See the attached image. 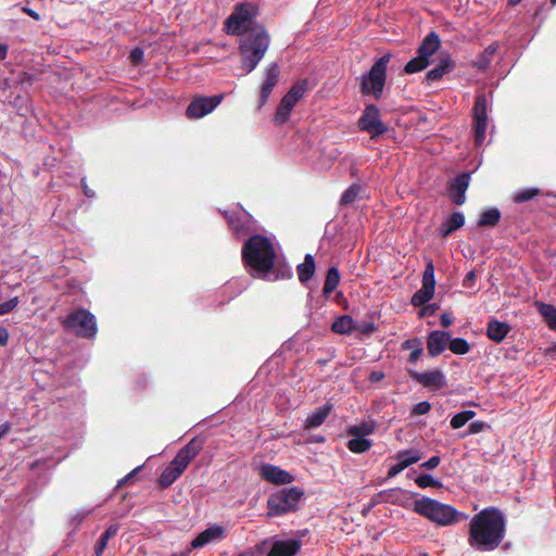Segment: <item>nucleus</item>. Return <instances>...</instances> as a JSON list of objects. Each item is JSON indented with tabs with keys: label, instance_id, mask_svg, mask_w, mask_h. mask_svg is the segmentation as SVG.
Masks as SVG:
<instances>
[{
	"label": "nucleus",
	"instance_id": "5701e85b",
	"mask_svg": "<svg viewBox=\"0 0 556 556\" xmlns=\"http://www.w3.org/2000/svg\"><path fill=\"white\" fill-rule=\"evenodd\" d=\"M296 103L298 102L293 98L285 94L277 106L274 122L279 125L287 123Z\"/></svg>",
	"mask_w": 556,
	"mask_h": 556
},
{
	"label": "nucleus",
	"instance_id": "58836bf2",
	"mask_svg": "<svg viewBox=\"0 0 556 556\" xmlns=\"http://www.w3.org/2000/svg\"><path fill=\"white\" fill-rule=\"evenodd\" d=\"M308 83L306 79H300L292 85L289 91L286 93L299 102L307 91Z\"/></svg>",
	"mask_w": 556,
	"mask_h": 556
},
{
	"label": "nucleus",
	"instance_id": "7ed1b4c3",
	"mask_svg": "<svg viewBox=\"0 0 556 556\" xmlns=\"http://www.w3.org/2000/svg\"><path fill=\"white\" fill-rule=\"evenodd\" d=\"M243 264L263 276L275 268L276 251L273 242L265 236L253 235L242 245Z\"/></svg>",
	"mask_w": 556,
	"mask_h": 556
},
{
	"label": "nucleus",
	"instance_id": "6e6d98bb",
	"mask_svg": "<svg viewBox=\"0 0 556 556\" xmlns=\"http://www.w3.org/2000/svg\"><path fill=\"white\" fill-rule=\"evenodd\" d=\"M440 320H441V325L443 327L447 328V327H450L453 324L454 318H453V315L451 313H443L441 315Z\"/></svg>",
	"mask_w": 556,
	"mask_h": 556
},
{
	"label": "nucleus",
	"instance_id": "4be33fe9",
	"mask_svg": "<svg viewBox=\"0 0 556 556\" xmlns=\"http://www.w3.org/2000/svg\"><path fill=\"white\" fill-rule=\"evenodd\" d=\"M511 330L509 324L492 318L486 325V336L490 340L501 343Z\"/></svg>",
	"mask_w": 556,
	"mask_h": 556
},
{
	"label": "nucleus",
	"instance_id": "bf43d9fd",
	"mask_svg": "<svg viewBox=\"0 0 556 556\" xmlns=\"http://www.w3.org/2000/svg\"><path fill=\"white\" fill-rule=\"evenodd\" d=\"M9 341V332L4 327H0V345L5 346Z\"/></svg>",
	"mask_w": 556,
	"mask_h": 556
},
{
	"label": "nucleus",
	"instance_id": "774afa93",
	"mask_svg": "<svg viewBox=\"0 0 556 556\" xmlns=\"http://www.w3.org/2000/svg\"><path fill=\"white\" fill-rule=\"evenodd\" d=\"M380 500H375L369 503V505L364 509L363 514L365 515L367 511H369Z\"/></svg>",
	"mask_w": 556,
	"mask_h": 556
},
{
	"label": "nucleus",
	"instance_id": "cd10ccee",
	"mask_svg": "<svg viewBox=\"0 0 556 556\" xmlns=\"http://www.w3.org/2000/svg\"><path fill=\"white\" fill-rule=\"evenodd\" d=\"M354 328L355 321L350 315L339 316L331 325V330L338 334H351Z\"/></svg>",
	"mask_w": 556,
	"mask_h": 556
},
{
	"label": "nucleus",
	"instance_id": "dca6fc26",
	"mask_svg": "<svg viewBox=\"0 0 556 556\" xmlns=\"http://www.w3.org/2000/svg\"><path fill=\"white\" fill-rule=\"evenodd\" d=\"M279 74L280 72L277 63H271L265 68V79L260 91V109L267 102L269 96L271 94L275 86L279 80Z\"/></svg>",
	"mask_w": 556,
	"mask_h": 556
},
{
	"label": "nucleus",
	"instance_id": "e433bc0d",
	"mask_svg": "<svg viewBox=\"0 0 556 556\" xmlns=\"http://www.w3.org/2000/svg\"><path fill=\"white\" fill-rule=\"evenodd\" d=\"M433 294L434 290H431L427 287H421L414 293L410 302L414 306H422L432 299Z\"/></svg>",
	"mask_w": 556,
	"mask_h": 556
},
{
	"label": "nucleus",
	"instance_id": "20e7f679",
	"mask_svg": "<svg viewBox=\"0 0 556 556\" xmlns=\"http://www.w3.org/2000/svg\"><path fill=\"white\" fill-rule=\"evenodd\" d=\"M203 450V440L195 437L181 447L169 465L163 470L157 482L162 489L170 486L187 469L192 459Z\"/></svg>",
	"mask_w": 556,
	"mask_h": 556
},
{
	"label": "nucleus",
	"instance_id": "a19ab883",
	"mask_svg": "<svg viewBox=\"0 0 556 556\" xmlns=\"http://www.w3.org/2000/svg\"><path fill=\"white\" fill-rule=\"evenodd\" d=\"M476 416L473 410H463L455 414L451 419V427L453 429H459L465 426L470 419Z\"/></svg>",
	"mask_w": 556,
	"mask_h": 556
},
{
	"label": "nucleus",
	"instance_id": "e2e57ef3",
	"mask_svg": "<svg viewBox=\"0 0 556 556\" xmlns=\"http://www.w3.org/2000/svg\"><path fill=\"white\" fill-rule=\"evenodd\" d=\"M11 431V425L9 422H3L0 425V440L5 437Z\"/></svg>",
	"mask_w": 556,
	"mask_h": 556
},
{
	"label": "nucleus",
	"instance_id": "3c124183",
	"mask_svg": "<svg viewBox=\"0 0 556 556\" xmlns=\"http://www.w3.org/2000/svg\"><path fill=\"white\" fill-rule=\"evenodd\" d=\"M421 354H422L421 342H420L419 339H416V346L410 352L409 357H408V362L412 363V364H415L419 359Z\"/></svg>",
	"mask_w": 556,
	"mask_h": 556
},
{
	"label": "nucleus",
	"instance_id": "37998d69",
	"mask_svg": "<svg viewBox=\"0 0 556 556\" xmlns=\"http://www.w3.org/2000/svg\"><path fill=\"white\" fill-rule=\"evenodd\" d=\"M361 191V186L357 184L351 185L341 195L340 205H349L355 202L358 193Z\"/></svg>",
	"mask_w": 556,
	"mask_h": 556
},
{
	"label": "nucleus",
	"instance_id": "338daca9",
	"mask_svg": "<svg viewBox=\"0 0 556 556\" xmlns=\"http://www.w3.org/2000/svg\"><path fill=\"white\" fill-rule=\"evenodd\" d=\"M8 48L7 46L0 45V59H5Z\"/></svg>",
	"mask_w": 556,
	"mask_h": 556
},
{
	"label": "nucleus",
	"instance_id": "0eeeda50",
	"mask_svg": "<svg viewBox=\"0 0 556 556\" xmlns=\"http://www.w3.org/2000/svg\"><path fill=\"white\" fill-rule=\"evenodd\" d=\"M392 55L387 53L379 58L370 67L367 75L362 77L361 93L363 96L372 94L375 99H380L387 81V68Z\"/></svg>",
	"mask_w": 556,
	"mask_h": 556
},
{
	"label": "nucleus",
	"instance_id": "f8f14e48",
	"mask_svg": "<svg viewBox=\"0 0 556 556\" xmlns=\"http://www.w3.org/2000/svg\"><path fill=\"white\" fill-rule=\"evenodd\" d=\"M409 377L431 391H438L446 386V380L441 370H431L426 372H418L416 370H408Z\"/></svg>",
	"mask_w": 556,
	"mask_h": 556
},
{
	"label": "nucleus",
	"instance_id": "864d4df0",
	"mask_svg": "<svg viewBox=\"0 0 556 556\" xmlns=\"http://www.w3.org/2000/svg\"><path fill=\"white\" fill-rule=\"evenodd\" d=\"M441 458L437 455L431 456L427 462L421 464V467L425 469H434L439 466Z\"/></svg>",
	"mask_w": 556,
	"mask_h": 556
},
{
	"label": "nucleus",
	"instance_id": "4d7b16f0",
	"mask_svg": "<svg viewBox=\"0 0 556 556\" xmlns=\"http://www.w3.org/2000/svg\"><path fill=\"white\" fill-rule=\"evenodd\" d=\"M384 378L382 371L374 370L369 374L368 380L372 383L380 382Z\"/></svg>",
	"mask_w": 556,
	"mask_h": 556
},
{
	"label": "nucleus",
	"instance_id": "9b49d317",
	"mask_svg": "<svg viewBox=\"0 0 556 556\" xmlns=\"http://www.w3.org/2000/svg\"><path fill=\"white\" fill-rule=\"evenodd\" d=\"M488 100L485 94H479L476 97L473 109H472V118H473V136L475 142L477 146L483 143L485 139V131L488 127Z\"/></svg>",
	"mask_w": 556,
	"mask_h": 556
},
{
	"label": "nucleus",
	"instance_id": "473e14b6",
	"mask_svg": "<svg viewBox=\"0 0 556 556\" xmlns=\"http://www.w3.org/2000/svg\"><path fill=\"white\" fill-rule=\"evenodd\" d=\"M376 430V422L374 420L363 421L358 425L350 426L346 433L351 437H364L374 433Z\"/></svg>",
	"mask_w": 556,
	"mask_h": 556
},
{
	"label": "nucleus",
	"instance_id": "6e6552de",
	"mask_svg": "<svg viewBox=\"0 0 556 556\" xmlns=\"http://www.w3.org/2000/svg\"><path fill=\"white\" fill-rule=\"evenodd\" d=\"M62 326L85 339L94 338L98 331L94 315L85 308H78L70 313L62 321Z\"/></svg>",
	"mask_w": 556,
	"mask_h": 556
},
{
	"label": "nucleus",
	"instance_id": "603ef678",
	"mask_svg": "<svg viewBox=\"0 0 556 556\" xmlns=\"http://www.w3.org/2000/svg\"><path fill=\"white\" fill-rule=\"evenodd\" d=\"M485 427H486V424L482 420L472 421L468 427V433L469 434L479 433V432L483 431L485 429Z\"/></svg>",
	"mask_w": 556,
	"mask_h": 556
},
{
	"label": "nucleus",
	"instance_id": "c85d7f7f",
	"mask_svg": "<svg viewBox=\"0 0 556 556\" xmlns=\"http://www.w3.org/2000/svg\"><path fill=\"white\" fill-rule=\"evenodd\" d=\"M119 526L117 523L110 525L106 530L101 534L99 538L96 546H94V554L96 556H102L103 552L105 551L108 546V542L110 539L115 536L118 532Z\"/></svg>",
	"mask_w": 556,
	"mask_h": 556
},
{
	"label": "nucleus",
	"instance_id": "6ab92c4d",
	"mask_svg": "<svg viewBox=\"0 0 556 556\" xmlns=\"http://www.w3.org/2000/svg\"><path fill=\"white\" fill-rule=\"evenodd\" d=\"M302 547L300 539L275 541L267 556H295Z\"/></svg>",
	"mask_w": 556,
	"mask_h": 556
},
{
	"label": "nucleus",
	"instance_id": "1a4fd4ad",
	"mask_svg": "<svg viewBox=\"0 0 556 556\" xmlns=\"http://www.w3.org/2000/svg\"><path fill=\"white\" fill-rule=\"evenodd\" d=\"M357 126L362 131L370 135V139L388 132V126L381 121L380 110L375 104H367L357 121Z\"/></svg>",
	"mask_w": 556,
	"mask_h": 556
},
{
	"label": "nucleus",
	"instance_id": "9d476101",
	"mask_svg": "<svg viewBox=\"0 0 556 556\" xmlns=\"http://www.w3.org/2000/svg\"><path fill=\"white\" fill-rule=\"evenodd\" d=\"M224 93L214 96H195L186 109L189 119H199L213 112L223 101Z\"/></svg>",
	"mask_w": 556,
	"mask_h": 556
},
{
	"label": "nucleus",
	"instance_id": "393cba45",
	"mask_svg": "<svg viewBox=\"0 0 556 556\" xmlns=\"http://www.w3.org/2000/svg\"><path fill=\"white\" fill-rule=\"evenodd\" d=\"M465 224V216L462 212H453L448 219L443 222L439 228L440 236L443 238L448 237L452 232L456 231Z\"/></svg>",
	"mask_w": 556,
	"mask_h": 556
},
{
	"label": "nucleus",
	"instance_id": "0e129e2a",
	"mask_svg": "<svg viewBox=\"0 0 556 556\" xmlns=\"http://www.w3.org/2000/svg\"><path fill=\"white\" fill-rule=\"evenodd\" d=\"M416 346V339L414 340H405L403 343H402V349L403 350H412Z\"/></svg>",
	"mask_w": 556,
	"mask_h": 556
},
{
	"label": "nucleus",
	"instance_id": "f3484780",
	"mask_svg": "<svg viewBox=\"0 0 556 556\" xmlns=\"http://www.w3.org/2000/svg\"><path fill=\"white\" fill-rule=\"evenodd\" d=\"M260 476L263 480L274 484H289L294 480L289 471L271 464L262 465Z\"/></svg>",
	"mask_w": 556,
	"mask_h": 556
},
{
	"label": "nucleus",
	"instance_id": "ddd939ff",
	"mask_svg": "<svg viewBox=\"0 0 556 556\" xmlns=\"http://www.w3.org/2000/svg\"><path fill=\"white\" fill-rule=\"evenodd\" d=\"M226 538V530L219 525H213L200 532L190 543V548L181 554L186 556L191 549L200 548L213 542H219Z\"/></svg>",
	"mask_w": 556,
	"mask_h": 556
},
{
	"label": "nucleus",
	"instance_id": "5fc2aeb1",
	"mask_svg": "<svg viewBox=\"0 0 556 556\" xmlns=\"http://www.w3.org/2000/svg\"><path fill=\"white\" fill-rule=\"evenodd\" d=\"M476 279H477L476 271L470 270L469 273H467L466 277L464 278L463 286L466 288H470L475 283Z\"/></svg>",
	"mask_w": 556,
	"mask_h": 556
},
{
	"label": "nucleus",
	"instance_id": "4468645a",
	"mask_svg": "<svg viewBox=\"0 0 556 556\" xmlns=\"http://www.w3.org/2000/svg\"><path fill=\"white\" fill-rule=\"evenodd\" d=\"M470 174H458L447 186V197L456 205H463L466 201V191L469 187Z\"/></svg>",
	"mask_w": 556,
	"mask_h": 556
},
{
	"label": "nucleus",
	"instance_id": "412c9836",
	"mask_svg": "<svg viewBox=\"0 0 556 556\" xmlns=\"http://www.w3.org/2000/svg\"><path fill=\"white\" fill-rule=\"evenodd\" d=\"M333 409V405L328 401L323 406L316 408L304 421V429L311 430L320 427L330 413Z\"/></svg>",
	"mask_w": 556,
	"mask_h": 556
},
{
	"label": "nucleus",
	"instance_id": "680f3d73",
	"mask_svg": "<svg viewBox=\"0 0 556 556\" xmlns=\"http://www.w3.org/2000/svg\"><path fill=\"white\" fill-rule=\"evenodd\" d=\"M22 11L24 13H26L28 16H30L31 18H34L35 21H39L40 20L39 13H37L36 11H34L33 9H30L28 7L22 8Z\"/></svg>",
	"mask_w": 556,
	"mask_h": 556
},
{
	"label": "nucleus",
	"instance_id": "052dcab7",
	"mask_svg": "<svg viewBox=\"0 0 556 556\" xmlns=\"http://www.w3.org/2000/svg\"><path fill=\"white\" fill-rule=\"evenodd\" d=\"M81 188H83V192L86 197L93 198L96 195L94 191L88 187V185L86 182V178L81 179Z\"/></svg>",
	"mask_w": 556,
	"mask_h": 556
},
{
	"label": "nucleus",
	"instance_id": "79ce46f5",
	"mask_svg": "<svg viewBox=\"0 0 556 556\" xmlns=\"http://www.w3.org/2000/svg\"><path fill=\"white\" fill-rule=\"evenodd\" d=\"M427 287L431 290L435 288V278H434V265L431 260H429L426 264V268L422 275V286Z\"/></svg>",
	"mask_w": 556,
	"mask_h": 556
},
{
	"label": "nucleus",
	"instance_id": "2f4dec72",
	"mask_svg": "<svg viewBox=\"0 0 556 556\" xmlns=\"http://www.w3.org/2000/svg\"><path fill=\"white\" fill-rule=\"evenodd\" d=\"M536 306L548 328L556 331V307L542 302H536Z\"/></svg>",
	"mask_w": 556,
	"mask_h": 556
},
{
	"label": "nucleus",
	"instance_id": "ea45409f",
	"mask_svg": "<svg viewBox=\"0 0 556 556\" xmlns=\"http://www.w3.org/2000/svg\"><path fill=\"white\" fill-rule=\"evenodd\" d=\"M448 348L454 354L457 355H465L470 350L468 341L464 338H450Z\"/></svg>",
	"mask_w": 556,
	"mask_h": 556
},
{
	"label": "nucleus",
	"instance_id": "a18cd8bd",
	"mask_svg": "<svg viewBox=\"0 0 556 556\" xmlns=\"http://www.w3.org/2000/svg\"><path fill=\"white\" fill-rule=\"evenodd\" d=\"M415 483L421 489H426L429 486H432V488L442 486V483L440 481L435 480L432 476H430L428 473L419 475L415 479Z\"/></svg>",
	"mask_w": 556,
	"mask_h": 556
},
{
	"label": "nucleus",
	"instance_id": "a211bd4d",
	"mask_svg": "<svg viewBox=\"0 0 556 556\" xmlns=\"http://www.w3.org/2000/svg\"><path fill=\"white\" fill-rule=\"evenodd\" d=\"M397 463L392 465L388 471V478H393L420 458V454L414 450H404L396 453Z\"/></svg>",
	"mask_w": 556,
	"mask_h": 556
},
{
	"label": "nucleus",
	"instance_id": "7c9ffc66",
	"mask_svg": "<svg viewBox=\"0 0 556 556\" xmlns=\"http://www.w3.org/2000/svg\"><path fill=\"white\" fill-rule=\"evenodd\" d=\"M340 273L337 267L332 266L328 269L323 288V293L326 298L337 289L340 283Z\"/></svg>",
	"mask_w": 556,
	"mask_h": 556
},
{
	"label": "nucleus",
	"instance_id": "c03bdc74",
	"mask_svg": "<svg viewBox=\"0 0 556 556\" xmlns=\"http://www.w3.org/2000/svg\"><path fill=\"white\" fill-rule=\"evenodd\" d=\"M539 194H541V190L539 188L522 189L514 195V201L516 203H523L529 200H532L533 198H535Z\"/></svg>",
	"mask_w": 556,
	"mask_h": 556
},
{
	"label": "nucleus",
	"instance_id": "f03ea898",
	"mask_svg": "<svg viewBox=\"0 0 556 556\" xmlns=\"http://www.w3.org/2000/svg\"><path fill=\"white\" fill-rule=\"evenodd\" d=\"M506 519L496 507H486L476 514L469 522L468 544L478 552H492L503 542Z\"/></svg>",
	"mask_w": 556,
	"mask_h": 556
},
{
	"label": "nucleus",
	"instance_id": "c9c22d12",
	"mask_svg": "<svg viewBox=\"0 0 556 556\" xmlns=\"http://www.w3.org/2000/svg\"><path fill=\"white\" fill-rule=\"evenodd\" d=\"M429 65V61L417 53V56L408 61L404 67L406 74H415L425 70Z\"/></svg>",
	"mask_w": 556,
	"mask_h": 556
},
{
	"label": "nucleus",
	"instance_id": "2eb2a0df",
	"mask_svg": "<svg viewBox=\"0 0 556 556\" xmlns=\"http://www.w3.org/2000/svg\"><path fill=\"white\" fill-rule=\"evenodd\" d=\"M228 226L232 233L238 238H242L253 231V223L247 214L228 212L224 213Z\"/></svg>",
	"mask_w": 556,
	"mask_h": 556
},
{
	"label": "nucleus",
	"instance_id": "4c0bfd02",
	"mask_svg": "<svg viewBox=\"0 0 556 556\" xmlns=\"http://www.w3.org/2000/svg\"><path fill=\"white\" fill-rule=\"evenodd\" d=\"M404 492L400 489H391L381 491L377 494L378 497H380V502H388L392 504H402V496H404Z\"/></svg>",
	"mask_w": 556,
	"mask_h": 556
},
{
	"label": "nucleus",
	"instance_id": "13d9d810",
	"mask_svg": "<svg viewBox=\"0 0 556 556\" xmlns=\"http://www.w3.org/2000/svg\"><path fill=\"white\" fill-rule=\"evenodd\" d=\"M141 468H142V466H138L134 470H131L127 476H125L122 480H119L118 486L123 485L124 483H126L127 481L132 479L141 470Z\"/></svg>",
	"mask_w": 556,
	"mask_h": 556
},
{
	"label": "nucleus",
	"instance_id": "aec40b11",
	"mask_svg": "<svg viewBox=\"0 0 556 556\" xmlns=\"http://www.w3.org/2000/svg\"><path fill=\"white\" fill-rule=\"evenodd\" d=\"M450 341V333L441 330H433L427 338V350L430 356L435 357L446 349Z\"/></svg>",
	"mask_w": 556,
	"mask_h": 556
},
{
	"label": "nucleus",
	"instance_id": "423d86ee",
	"mask_svg": "<svg viewBox=\"0 0 556 556\" xmlns=\"http://www.w3.org/2000/svg\"><path fill=\"white\" fill-rule=\"evenodd\" d=\"M304 492L298 486L283 488L267 498V516L279 517L299 509V503Z\"/></svg>",
	"mask_w": 556,
	"mask_h": 556
},
{
	"label": "nucleus",
	"instance_id": "f704fd0d",
	"mask_svg": "<svg viewBox=\"0 0 556 556\" xmlns=\"http://www.w3.org/2000/svg\"><path fill=\"white\" fill-rule=\"evenodd\" d=\"M497 48L498 47L496 43H492V45L488 46L483 50V52L478 56V59L476 61V66L479 68L488 67L490 65V63L492 62L493 56L497 51Z\"/></svg>",
	"mask_w": 556,
	"mask_h": 556
},
{
	"label": "nucleus",
	"instance_id": "69168bd1",
	"mask_svg": "<svg viewBox=\"0 0 556 556\" xmlns=\"http://www.w3.org/2000/svg\"><path fill=\"white\" fill-rule=\"evenodd\" d=\"M21 81L31 85L34 81V77H33V75H30L28 73H23L22 77H21Z\"/></svg>",
	"mask_w": 556,
	"mask_h": 556
},
{
	"label": "nucleus",
	"instance_id": "bb28decb",
	"mask_svg": "<svg viewBox=\"0 0 556 556\" xmlns=\"http://www.w3.org/2000/svg\"><path fill=\"white\" fill-rule=\"evenodd\" d=\"M315 260L312 254H306L304 257V262L299 264L296 267L299 280L302 283L307 282L312 279L315 274Z\"/></svg>",
	"mask_w": 556,
	"mask_h": 556
},
{
	"label": "nucleus",
	"instance_id": "49530a36",
	"mask_svg": "<svg viewBox=\"0 0 556 556\" xmlns=\"http://www.w3.org/2000/svg\"><path fill=\"white\" fill-rule=\"evenodd\" d=\"M377 330V327L372 320L355 323L354 331H358L363 334H371Z\"/></svg>",
	"mask_w": 556,
	"mask_h": 556
},
{
	"label": "nucleus",
	"instance_id": "8fccbe9b",
	"mask_svg": "<svg viewBox=\"0 0 556 556\" xmlns=\"http://www.w3.org/2000/svg\"><path fill=\"white\" fill-rule=\"evenodd\" d=\"M144 52L141 48L137 47L130 51L129 60L132 64L137 65L143 61Z\"/></svg>",
	"mask_w": 556,
	"mask_h": 556
},
{
	"label": "nucleus",
	"instance_id": "a878e982",
	"mask_svg": "<svg viewBox=\"0 0 556 556\" xmlns=\"http://www.w3.org/2000/svg\"><path fill=\"white\" fill-rule=\"evenodd\" d=\"M453 68L454 62L448 56L442 58L439 64L427 73L426 78L429 81L440 80L444 74L448 73Z\"/></svg>",
	"mask_w": 556,
	"mask_h": 556
},
{
	"label": "nucleus",
	"instance_id": "72a5a7b5",
	"mask_svg": "<svg viewBox=\"0 0 556 556\" xmlns=\"http://www.w3.org/2000/svg\"><path fill=\"white\" fill-rule=\"evenodd\" d=\"M372 446V441L364 437H353L346 443V447L354 454H363L369 451Z\"/></svg>",
	"mask_w": 556,
	"mask_h": 556
},
{
	"label": "nucleus",
	"instance_id": "de8ad7c7",
	"mask_svg": "<svg viewBox=\"0 0 556 556\" xmlns=\"http://www.w3.org/2000/svg\"><path fill=\"white\" fill-rule=\"evenodd\" d=\"M20 303L17 296L11 298L10 300L0 304V315L8 314L12 312Z\"/></svg>",
	"mask_w": 556,
	"mask_h": 556
},
{
	"label": "nucleus",
	"instance_id": "09e8293b",
	"mask_svg": "<svg viewBox=\"0 0 556 556\" xmlns=\"http://www.w3.org/2000/svg\"><path fill=\"white\" fill-rule=\"evenodd\" d=\"M431 409V404L427 401H422L417 403L413 409L412 415H425L428 414Z\"/></svg>",
	"mask_w": 556,
	"mask_h": 556
},
{
	"label": "nucleus",
	"instance_id": "b1692460",
	"mask_svg": "<svg viewBox=\"0 0 556 556\" xmlns=\"http://www.w3.org/2000/svg\"><path fill=\"white\" fill-rule=\"evenodd\" d=\"M441 47V40L437 33H429L421 45L419 46L417 53L429 61V58L433 55Z\"/></svg>",
	"mask_w": 556,
	"mask_h": 556
},
{
	"label": "nucleus",
	"instance_id": "c756f323",
	"mask_svg": "<svg viewBox=\"0 0 556 556\" xmlns=\"http://www.w3.org/2000/svg\"><path fill=\"white\" fill-rule=\"evenodd\" d=\"M501 211L496 207H490L480 214L478 219L479 227H495L501 220Z\"/></svg>",
	"mask_w": 556,
	"mask_h": 556
},
{
	"label": "nucleus",
	"instance_id": "f257e3e1",
	"mask_svg": "<svg viewBox=\"0 0 556 556\" xmlns=\"http://www.w3.org/2000/svg\"><path fill=\"white\" fill-rule=\"evenodd\" d=\"M256 13L257 9L252 3H239L224 24L228 35L242 36L239 51L241 66L247 73L256 68L270 42L265 27L255 21Z\"/></svg>",
	"mask_w": 556,
	"mask_h": 556
},
{
	"label": "nucleus",
	"instance_id": "39448f33",
	"mask_svg": "<svg viewBox=\"0 0 556 556\" xmlns=\"http://www.w3.org/2000/svg\"><path fill=\"white\" fill-rule=\"evenodd\" d=\"M414 511L440 526L457 522L459 515L452 505L440 503L427 496L414 501Z\"/></svg>",
	"mask_w": 556,
	"mask_h": 556
}]
</instances>
